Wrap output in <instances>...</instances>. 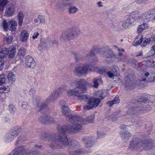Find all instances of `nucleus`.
I'll return each instance as SVG.
<instances>
[{"label": "nucleus", "mask_w": 155, "mask_h": 155, "mask_svg": "<svg viewBox=\"0 0 155 155\" xmlns=\"http://www.w3.org/2000/svg\"><path fill=\"white\" fill-rule=\"evenodd\" d=\"M61 110L62 114L70 120V124L68 126L70 130L76 133L82 129L85 122L83 118L77 115H72L68 106Z\"/></svg>", "instance_id": "f257e3e1"}, {"label": "nucleus", "mask_w": 155, "mask_h": 155, "mask_svg": "<svg viewBox=\"0 0 155 155\" xmlns=\"http://www.w3.org/2000/svg\"><path fill=\"white\" fill-rule=\"evenodd\" d=\"M72 132L69 130V126L66 127L64 126L61 127L58 129V133L56 135H58V142H55L54 144L51 145L52 148H60L62 147H66L69 145V141L66 133Z\"/></svg>", "instance_id": "f03ea898"}, {"label": "nucleus", "mask_w": 155, "mask_h": 155, "mask_svg": "<svg viewBox=\"0 0 155 155\" xmlns=\"http://www.w3.org/2000/svg\"><path fill=\"white\" fill-rule=\"evenodd\" d=\"M131 148L134 149H139L145 150H149L155 146V143L150 139L141 140L138 138L133 139L130 142Z\"/></svg>", "instance_id": "7ed1b4c3"}, {"label": "nucleus", "mask_w": 155, "mask_h": 155, "mask_svg": "<svg viewBox=\"0 0 155 155\" xmlns=\"http://www.w3.org/2000/svg\"><path fill=\"white\" fill-rule=\"evenodd\" d=\"M80 33V29L78 27L73 26L62 33L60 39L62 41L73 39L77 37Z\"/></svg>", "instance_id": "20e7f679"}, {"label": "nucleus", "mask_w": 155, "mask_h": 155, "mask_svg": "<svg viewBox=\"0 0 155 155\" xmlns=\"http://www.w3.org/2000/svg\"><path fill=\"white\" fill-rule=\"evenodd\" d=\"M41 146L35 145L31 149H25V147L22 146L15 149L13 151V155H37L39 153L36 148H40Z\"/></svg>", "instance_id": "39448f33"}, {"label": "nucleus", "mask_w": 155, "mask_h": 155, "mask_svg": "<svg viewBox=\"0 0 155 155\" xmlns=\"http://www.w3.org/2000/svg\"><path fill=\"white\" fill-rule=\"evenodd\" d=\"M91 71V69L88 64L84 63H78L75 66L74 74L76 76H80L86 75Z\"/></svg>", "instance_id": "423d86ee"}, {"label": "nucleus", "mask_w": 155, "mask_h": 155, "mask_svg": "<svg viewBox=\"0 0 155 155\" xmlns=\"http://www.w3.org/2000/svg\"><path fill=\"white\" fill-rule=\"evenodd\" d=\"M95 70L97 72L101 74H104L110 78H112L117 75V68L114 66H112L110 68L106 67L101 68L96 67Z\"/></svg>", "instance_id": "0eeeda50"}, {"label": "nucleus", "mask_w": 155, "mask_h": 155, "mask_svg": "<svg viewBox=\"0 0 155 155\" xmlns=\"http://www.w3.org/2000/svg\"><path fill=\"white\" fill-rule=\"evenodd\" d=\"M99 98H92L90 99L87 105L84 106L83 107L84 110L91 109L93 107H97L100 103L101 100L104 97H103V93H101L99 94Z\"/></svg>", "instance_id": "6e6552de"}, {"label": "nucleus", "mask_w": 155, "mask_h": 155, "mask_svg": "<svg viewBox=\"0 0 155 155\" xmlns=\"http://www.w3.org/2000/svg\"><path fill=\"white\" fill-rule=\"evenodd\" d=\"M32 101L33 103L36 104L35 109L38 111H40L45 109L47 106L48 103L42 102L41 98L37 95H34L32 97Z\"/></svg>", "instance_id": "1a4fd4ad"}, {"label": "nucleus", "mask_w": 155, "mask_h": 155, "mask_svg": "<svg viewBox=\"0 0 155 155\" xmlns=\"http://www.w3.org/2000/svg\"><path fill=\"white\" fill-rule=\"evenodd\" d=\"M62 88H60L53 92L45 100V102L49 103L56 100L63 93Z\"/></svg>", "instance_id": "9d476101"}, {"label": "nucleus", "mask_w": 155, "mask_h": 155, "mask_svg": "<svg viewBox=\"0 0 155 155\" xmlns=\"http://www.w3.org/2000/svg\"><path fill=\"white\" fill-rule=\"evenodd\" d=\"M151 107H155V99L153 101H149L148 102V105H145L144 107V108L142 109H140L137 108L135 109V113L137 114L140 113H145L149 111L151 108Z\"/></svg>", "instance_id": "9b49d317"}, {"label": "nucleus", "mask_w": 155, "mask_h": 155, "mask_svg": "<svg viewBox=\"0 0 155 155\" xmlns=\"http://www.w3.org/2000/svg\"><path fill=\"white\" fill-rule=\"evenodd\" d=\"M2 25L5 30L6 31L8 29H9L11 31H13L15 30L16 27L17 26V24L14 20H9L8 22H7L5 20H4L3 22Z\"/></svg>", "instance_id": "f8f14e48"}, {"label": "nucleus", "mask_w": 155, "mask_h": 155, "mask_svg": "<svg viewBox=\"0 0 155 155\" xmlns=\"http://www.w3.org/2000/svg\"><path fill=\"white\" fill-rule=\"evenodd\" d=\"M131 17L132 19H134V23L136 21L138 22L144 21L147 22L145 19L146 16L145 15V12L140 15L138 11L133 12L130 14Z\"/></svg>", "instance_id": "ddd939ff"}, {"label": "nucleus", "mask_w": 155, "mask_h": 155, "mask_svg": "<svg viewBox=\"0 0 155 155\" xmlns=\"http://www.w3.org/2000/svg\"><path fill=\"white\" fill-rule=\"evenodd\" d=\"M43 135L45 137L43 138L44 141L49 140L52 142L50 145L51 147V145L54 144L55 142H58V135H56V134H52L48 133L43 134Z\"/></svg>", "instance_id": "4468645a"}, {"label": "nucleus", "mask_w": 155, "mask_h": 155, "mask_svg": "<svg viewBox=\"0 0 155 155\" xmlns=\"http://www.w3.org/2000/svg\"><path fill=\"white\" fill-rule=\"evenodd\" d=\"M71 146L73 148V151H70V155H81V151L79 149L80 147L78 142L76 140H73L71 143Z\"/></svg>", "instance_id": "2eb2a0df"}, {"label": "nucleus", "mask_w": 155, "mask_h": 155, "mask_svg": "<svg viewBox=\"0 0 155 155\" xmlns=\"http://www.w3.org/2000/svg\"><path fill=\"white\" fill-rule=\"evenodd\" d=\"M25 64L28 68H34L35 66V63L33 58L31 56L28 55L25 58Z\"/></svg>", "instance_id": "dca6fc26"}, {"label": "nucleus", "mask_w": 155, "mask_h": 155, "mask_svg": "<svg viewBox=\"0 0 155 155\" xmlns=\"http://www.w3.org/2000/svg\"><path fill=\"white\" fill-rule=\"evenodd\" d=\"M147 22L155 20V9H152L145 12Z\"/></svg>", "instance_id": "f3484780"}, {"label": "nucleus", "mask_w": 155, "mask_h": 155, "mask_svg": "<svg viewBox=\"0 0 155 155\" xmlns=\"http://www.w3.org/2000/svg\"><path fill=\"white\" fill-rule=\"evenodd\" d=\"M102 55L108 62L111 61V59L115 57V55L113 51L110 49L104 51Z\"/></svg>", "instance_id": "a211bd4d"}, {"label": "nucleus", "mask_w": 155, "mask_h": 155, "mask_svg": "<svg viewBox=\"0 0 155 155\" xmlns=\"http://www.w3.org/2000/svg\"><path fill=\"white\" fill-rule=\"evenodd\" d=\"M15 7L13 4H9L6 8L5 15L9 17L15 14Z\"/></svg>", "instance_id": "6ab92c4d"}, {"label": "nucleus", "mask_w": 155, "mask_h": 155, "mask_svg": "<svg viewBox=\"0 0 155 155\" xmlns=\"http://www.w3.org/2000/svg\"><path fill=\"white\" fill-rule=\"evenodd\" d=\"M77 85L78 86L76 87H78V89L81 90L83 93L84 91L86 90L87 87V86L88 84L87 81L84 79H81L77 81Z\"/></svg>", "instance_id": "aec40b11"}, {"label": "nucleus", "mask_w": 155, "mask_h": 155, "mask_svg": "<svg viewBox=\"0 0 155 155\" xmlns=\"http://www.w3.org/2000/svg\"><path fill=\"white\" fill-rule=\"evenodd\" d=\"M131 17L130 14L126 18L125 20L123 21L122 25L123 28L125 29H127L129 26L134 24V19H132Z\"/></svg>", "instance_id": "412c9836"}, {"label": "nucleus", "mask_w": 155, "mask_h": 155, "mask_svg": "<svg viewBox=\"0 0 155 155\" xmlns=\"http://www.w3.org/2000/svg\"><path fill=\"white\" fill-rule=\"evenodd\" d=\"M85 59L88 60L90 61H91V59L92 60L91 64H95L97 62V59L95 56L94 53L93 51H91L87 54Z\"/></svg>", "instance_id": "4be33fe9"}, {"label": "nucleus", "mask_w": 155, "mask_h": 155, "mask_svg": "<svg viewBox=\"0 0 155 155\" xmlns=\"http://www.w3.org/2000/svg\"><path fill=\"white\" fill-rule=\"evenodd\" d=\"M66 91L68 95L71 96H75L78 97L79 94L82 93V91L78 89L76 87L73 89L67 90Z\"/></svg>", "instance_id": "5701e85b"}, {"label": "nucleus", "mask_w": 155, "mask_h": 155, "mask_svg": "<svg viewBox=\"0 0 155 155\" xmlns=\"http://www.w3.org/2000/svg\"><path fill=\"white\" fill-rule=\"evenodd\" d=\"M92 137H86L83 138L82 140L84 142L85 146L87 148L91 147L92 146V143L93 141Z\"/></svg>", "instance_id": "b1692460"}, {"label": "nucleus", "mask_w": 155, "mask_h": 155, "mask_svg": "<svg viewBox=\"0 0 155 155\" xmlns=\"http://www.w3.org/2000/svg\"><path fill=\"white\" fill-rule=\"evenodd\" d=\"M28 36V32L26 30H23L21 32L20 39L22 42H26L27 41Z\"/></svg>", "instance_id": "393cba45"}, {"label": "nucleus", "mask_w": 155, "mask_h": 155, "mask_svg": "<svg viewBox=\"0 0 155 155\" xmlns=\"http://www.w3.org/2000/svg\"><path fill=\"white\" fill-rule=\"evenodd\" d=\"M120 135L122 139L125 141L128 140L131 136L130 132L127 131L121 132Z\"/></svg>", "instance_id": "a878e982"}, {"label": "nucleus", "mask_w": 155, "mask_h": 155, "mask_svg": "<svg viewBox=\"0 0 155 155\" xmlns=\"http://www.w3.org/2000/svg\"><path fill=\"white\" fill-rule=\"evenodd\" d=\"M9 51L8 48H2L0 51V58L3 59L6 58L9 54Z\"/></svg>", "instance_id": "bb28decb"}, {"label": "nucleus", "mask_w": 155, "mask_h": 155, "mask_svg": "<svg viewBox=\"0 0 155 155\" xmlns=\"http://www.w3.org/2000/svg\"><path fill=\"white\" fill-rule=\"evenodd\" d=\"M140 45L142 47H145L150 43L151 40L150 38H141Z\"/></svg>", "instance_id": "cd10ccee"}, {"label": "nucleus", "mask_w": 155, "mask_h": 155, "mask_svg": "<svg viewBox=\"0 0 155 155\" xmlns=\"http://www.w3.org/2000/svg\"><path fill=\"white\" fill-rule=\"evenodd\" d=\"M9 51L8 57L10 58H12L15 56V53L16 51V49L15 47H11L9 48H8Z\"/></svg>", "instance_id": "c85d7f7f"}, {"label": "nucleus", "mask_w": 155, "mask_h": 155, "mask_svg": "<svg viewBox=\"0 0 155 155\" xmlns=\"http://www.w3.org/2000/svg\"><path fill=\"white\" fill-rule=\"evenodd\" d=\"M148 27V25L145 23H143L142 24L139 26L137 28V32L138 34L141 33L143 30L147 28Z\"/></svg>", "instance_id": "c756f323"}, {"label": "nucleus", "mask_w": 155, "mask_h": 155, "mask_svg": "<svg viewBox=\"0 0 155 155\" xmlns=\"http://www.w3.org/2000/svg\"><path fill=\"white\" fill-rule=\"evenodd\" d=\"M68 8V12L69 14H75L78 11V8L74 6H71Z\"/></svg>", "instance_id": "7c9ffc66"}, {"label": "nucleus", "mask_w": 155, "mask_h": 155, "mask_svg": "<svg viewBox=\"0 0 155 155\" xmlns=\"http://www.w3.org/2000/svg\"><path fill=\"white\" fill-rule=\"evenodd\" d=\"M72 54L73 55L75 60L77 62L81 61L84 59L82 55L77 54L75 52H72Z\"/></svg>", "instance_id": "2f4dec72"}, {"label": "nucleus", "mask_w": 155, "mask_h": 155, "mask_svg": "<svg viewBox=\"0 0 155 155\" xmlns=\"http://www.w3.org/2000/svg\"><path fill=\"white\" fill-rule=\"evenodd\" d=\"M48 118L47 116L46 115H43L41 116L38 118V121L43 124H47Z\"/></svg>", "instance_id": "473e14b6"}, {"label": "nucleus", "mask_w": 155, "mask_h": 155, "mask_svg": "<svg viewBox=\"0 0 155 155\" xmlns=\"http://www.w3.org/2000/svg\"><path fill=\"white\" fill-rule=\"evenodd\" d=\"M24 16L23 14L21 12H20L17 15V17L18 20V24L20 26L22 25L24 19Z\"/></svg>", "instance_id": "72a5a7b5"}, {"label": "nucleus", "mask_w": 155, "mask_h": 155, "mask_svg": "<svg viewBox=\"0 0 155 155\" xmlns=\"http://www.w3.org/2000/svg\"><path fill=\"white\" fill-rule=\"evenodd\" d=\"M120 101V100L119 98V96H117L115 97L114 100L112 101H108L107 104L109 105L110 106H111L114 104H118Z\"/></svg>", "instance_id": "f704fd0d"}, {"label": "nucleus", "mask_w": 155, "mask_h": 155, "mask_svg": "<svg viewBox=\"0 0 155 155\" xmlns=\"http://www.w3.org/2000/svg\"><path fill=\"white\" fill-rule=\"evenodd\" d=\"M14 139V135H13L11 132L8 133L5 135V140L6 141L9 142Z\"/></svg>", "instance_id": "c9c22d12"}, {"label": "nucleus", "mask_w": 155, "mask_h": 155, "mask_svg": "<svg viewBox=\"0 0 155 155\" xmlns=\"http://www.w3.org/2000/svg\"><path fill=\"white\" fill-rule=\"evenodd\" d=\"M102 81L101 78H95L93 81V87L95 88H97L99 85V83H102Z\"/></svg>", "instance_id": "e433bc0d"}, {"label": "nucleus", "mask_w": 155, "mask_h": 155, "mask_svg": "<svg viewBox=\"0 0 155 155\" xmlns=\"http://www.w3.org/2000/svg\"><path fill=\"white\" fill-rule=\"evenodd\" d=\"M75 0H64L63 5L64 6L67 7L72 5Z\"/></svg>", "instance_id": "4c0bfd02"}, {"label": "nucleus", "mask_w": 155, "mask_h": 155, "mask_svg": "<svg viewBox=\"0 0 155 155\" xmlns=\"http://www.w3.org/2000/svg\"><path fill=\"white\" fill-rule=\"evenodd\" d=\"M25 51V49L24 48H20L18 52V55L19 56V58L21 56L23 57L24 55Z\"/></svg>", "instance_id": "58836bf2"}, {"label": "nucleus", "mask_w": 155, "mask_h": 155, "mask_svg": "<svg viewBox=\"0 0 155 155\" xmlns=\"http://www.w3.org/2000/svg\"><path fill=\"white\" fill-rule=\"evenodd\" d=\"M7 87L2 86L0 87V93H7L9 91L10 89L8 86H7Z\"/></svg>", "instance_id": "ea45409f"}, {"label": "nucleus", "mask_w": 155, "mask_h": 155, "mask_svg": "<svg viewBox=\"0 0 155 155\" xmlns=\"http://www.w3.org/2000/svg\"><path fill=\"white\" fill-rule=\"evenodd\" d=\"M117 58L120 61H125L127 58V56L125 55H123L122 53H119Z\"/></svg>", "instance_id": "a19ab883"}, {"label": "nucleus", "mask_w": 155, "mask_h": 155, "mask_svg": "<svg viewBox=\"0 0 155 155\" xmlns=\"http://www.w3.org/2000/svg\"><path fill=\"white\" fill-rule=\"evenodd\" d=\"M21 129L19 127H18L13 130L11 132L13 135H14V137L17 135L21 132Z\"/></svg>", "instance_id": "79ce46f5"}, {"label": "nucleus", "mask_w": 155, "mask_h": 155, "mask_svg": "<svg viewBox=\"0 0 155 155\" xmlns=\"http://www.w3.org/2000/svg\"><path fill=\"white\" fill-rule=\"evenodd\" d=\"M59 104L61 109L68 106L67 104L66 103L65 101L63 100H60L59 102Z\"/></svg>", "instance_id": "37998d69"}, {"label": "nucleus", "mask_w": 155, "mask_h": 155, "mask_svg": "<svg viewBox=\"0 0 155 155\" xmlns=\"http://www.w3.org/2000/svg\"><path fill=\"white\" fill-rule=\"evenodd\" d=\"M15 76L13 73L12 72L8 74V80L10 82V81H14L15 80Z\"/></svg>", "instance_id": "c03bdc74"}, {"label": "nucleus", "mask_w": 155, "mask_h": 155, "mask_svg": "<svg viewBox=\"0 0 155 155\" xmlns=\"http://www.w3.org/2000/svg\"><path fill=\"white\" fill-rule=\"evenodd\" d=\"M94 115L88 116L86 119V120L89 123H93L94 121Z\"/></svg>", "instance_id": "a18cd8bd"}, {"label": "nucleus", "mask_w": 155, "mask_h": 155, "mask_svg": "<svg viewBox=\"0 0 155 155\" xmlns=\"http://www.w3.org/2000/svg\"><path fill=\"white\" fill-rule=\"evenodd\" d=\"M6 80L5 76L3 74L0 75V85H3Z\"/></svg>", "instance_id": "49530a36"}, {"label": "nucleus", "mask_w": 155, "mask_h": 155, "mask_svg": "<svg viewBox=\"0 0 155 155\" xmlns=\"http://www.w3.org/2000/svg\"><path fill=\"white\" fill-rule=\"evenodd\" d=\"M9 111L11 113H14L16 110V108L12 104H10L8 106Z\"/></svg>", "instance_id": "de8ad7c7"}, {"label": "nucleus", "mask_w": 155, "mask_h": 155, "mask_svg": "<svg viewBox=\"0 0 155 155\" xmlns=\"http://www.w3.org/2000/svg\"><path fill=\"white\" fill-rule=\"evenodd\" d=\"M25 134H21V135L18 138V140L17 141V142L18 143L19 142L24 140L25 139Z\"/></svg>", "instance_id": "09e8293b"}, {"label": "nucleus", "mask_w": 155, "mask_h": 155, "mask_svg": "<svg viewBox=\"0 0 155 155\" xmlns=\"http://www.w3.org/2000/svg\"><path fill=\"white\" fill-rule=\"evenodd\" d=\"M81 94H79L77 97L78 99L79 100H87L88 97L86 95H82Z\"/></svg>", "instance_id": "8fccbe9b"}, {"label": "nucleus", "mask_w": 155, "mask_h": 155, "mask_svg": "<svg viewBox=\"0 0 155 155\" xmlns=\"http://www.w3.org/2000/svg\"><path fill=\"white\" fill-rule=\"evenodd\" d=\"M47 121V124H53L55 122L54 119L51 117H48Z\"/></svg>", "instance_id": "3c124183"}, {"label": "nucleus", "mask_w": 155, "mask_h": 155, "mask_svg": "<svg viewBox=\"0 0 155 155\" xmlns=\"http://www.w3.org/2000/svg\"><path fill=\"white\" fill-rule=\"evenodd\" d=\"M13 38L11 36H8L6 37L5 38L6 42L8 44L11 43L13 40Z\"/></svg>", "instance_id": "603ef678"}, {"label": "nucleus", "mask_w": 155, "mask_h": 155, "mask_svg": "<svg viewBox=\"0 0 155 155\" xmlns=\"http://www.w3.org/2000/svg\"><path fill=\"white\" fill-rule=\"evenodd\" d=\"M38 18L39 19L40 23H45V20L44 17L42 15H40L38 16Z\"/></svg>", "instance_id": "864d4df0"}, {"label": "nucleus", "mask_w": 155, "mask_h": 155, "mask_svg": "<svg viewBox=\"0 0 155 155\" xmlns=\"http://www.w3.org/2000/svg\"><path fill=\"white\" fill-rule=\"evenodd\" d=\"M8 2V0H0V5L5 7V6Z\"/></svg>", "instance_id": "5fc2aeb1"}, {"label": "nucleus", "mask_w": 155, "mask_h": 155, "mask_svg": "<svg viewBox=\"0 0 155 155\" xmlns=\"http://www.w3.org/2000/svg\"><path fill=\"white\" fill-rule=\"evenodd\" d=\"M77 81H78L74 79L71 81L70 83L72 86H76V85H77Z\"/></svg>", "instance_id": "6e6d98bb"}, {"label": "nucleus", "mask_w": 155, "mask_h": 155, "mask_svg": "<svg viewBox=\"0 0 155 155\" xmlns=\"http://www.w3.org/2000/svg\"><path fill=\"white\" fill-rule=\"evenodd\" d=\"M106 136L104 132H98L97 133V137L99 138H101Z\"/></svg>", "instance_id": "4d7b16f0"}, {"label": "nucleus", "mask_w": 155, "mask_h": 155, "mask_svg": "<svg viewBox=\"0 0 155 155\" xmlns=\"http://www.w3.org/2000/svg\"><path fill=\"white\" fill-rule=\"evenodd\" d=\"M22 107L24 109H27L28 107V104L25 102H23L22 104Z\"/></svg>", "instance_id": "13d9d810"}, {"label": "nucleus", "mask_w": 155, "mask_h": 155, "mask_svg": "<svg viewBox=\"0 0 155 155\" xmlns=\"http://www.w3.org/2000/svg\"><path fill=\"white\" fill-rule=\"evenodd\" d=\"M141 101H137V102H140L139 103H144L146 102L147 100V98L146 97H142L141 99H140Z\"/></svg>", "instance_id": "bf43d9fd"}, {"label": "nucleus", "mask_w": 155, "mask_h": 155, "mask_svg": "<svg viewBox=\"0 0 155 155\" xmlns=\"http://www.w3.org/2000/svg\"><path fill=\"white\" fill-rule=\"evenodd\" d=\"M141 43V39H140L139 40L137 41L136 40H135L134 42H133V44L134 45V46H137L139 44L140 45Z\"/></svg>", "instance_id": "052dcab7"}, {"label": "nucleus", "mask_w": 155, "mask_h": 155, "mask_svg": "<svg viewBox=\"0 0 155 155\" xmlns=\"http://www.w3.org/2000/svg\"><path fill=\"white\" fill-rule=\"evenodd\" d=\"M148 0H135L136 2L139 4L144 3L146 2Z\"/></svg>", "instance_id": "680f3d73"}, {"label": "nucleus", "mask_w": 155, "mask_h": 155, "mask_svg": "<svg viewBox=\"0 0 155 155\" xmlns=\"http://www.w3.org/2000/svg\"><path fill=\"white\" fill-rule=\"evenodd\" d=\"M148 81L150 82H155V79H154L153 76H152V74H151L149 78Z\"/></svg>", "instance_id": "e2e57ef3"}, {"label": "nucleus", "mask_w": 155, "mask_h": 155, "mask_svg": "<svg viewBox=\"0 0 155 155\" xmlns=\"http://www.w3.org/2000/svg\"><path fill=\"white\" fill-rule=\"evenodd\" d=\"M36 90L35 88H31L29 90V93L30 95H31L34 94Z\"/></svg>", "instance_id": "0e129e2a"}, {"label": "nucleus", "mask_w": 155, "mask_h": 155, "mask_svg": "<svg viewBox=\"0 0 155 155\" xmlns=\"http://www.w3.org/2000/svg\"><path fill=\"white\" fill-rule=\"evenodd\" d=\"M39 35V33L38 32H35L34 35L32 36V39H35L37 38L38 37V36Z\"/></svg>", "instance_id": "69168bd1"}, {"label": "nucleus", "mask_w": 155, "mask_h": 155, "mask_svg": "<svg viewBox=\"0 0 155 155\" xmlns=\"http://www.w3.org/2000/svg\"><path fill=\"white\" fill-rule=\"evenodd\" d=\"M51 42L52 43V45H55L56 46L58 44V41L54 39L51 40Z\"/></svg>", "instance_id": "338daca9"}, {"label": "nucleus", "mask_w": 155, "mask_h": 155, "mask_svg": "<svg viewBox=\"0 0 155 155\" xmlns=\"http://www.w3.org/2000/svg\"><path fill=\"white\" fill-rule=\"evenodd\" d=\"M146 64L147 66H151L152 64V61H150L148 60L146 61Z\"/></svg>", "instance_id": "774afa93"}]
</instances>
